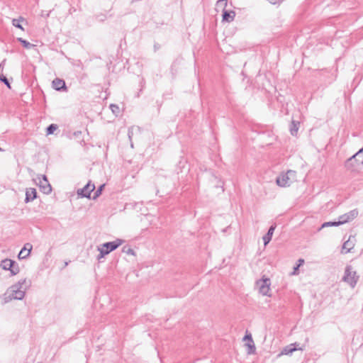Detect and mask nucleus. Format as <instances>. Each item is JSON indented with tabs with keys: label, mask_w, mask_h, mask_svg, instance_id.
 Listing matches in <instances>:
<instances>
[{
	"label": "nucleus",
	"mask_w": 363,
	"mask_h": 363,
	"mask_svg": "<svg viewBox=\"0 0 363 363\" xmlns=\"http://www.w3.org/2000/svg\"><path fill=\"white\" fill-rule=\"evenodd\" d=\"M345 167L350 172L363 169V147L345 161Z\"/></svg>",
	"instance_id": "1"
},
{
	"label": "nucleus",
	"mask_w": 363,
	"mask_h": 363,
	"mask_svg": "<svg viewBox=\"0 0 363 363\" xmlns=\"http://www.w3.org/2000/svg\"><path fill=\"white\" fill-rule=\"evenodd\" d=\"M26 282V279H21L18 281L15 284L12 285L9 289L11 290V294L5 297V302H8L13 299L15 300H22L25 296V288L22 290L23 285Z\"/></svg>",
	"instance_id": "2"
},
{
	"label": "nucleus",
	"mask_w": 363,
	"mask_h": 363,
	"mask_svg": "<svg viewBox=\"0 0 363 363\" xmlns=\"http://www.w3.org/2000/svg\"><path fill=\"white\" fill-rule=\"evenodd\" d=\"M359 277L357 272L353 270L351 265H347L345 269L344 276L342 281L349 284L352 288H354L358 282Z\"/></svg>",
	"instance_id": "3"
},
{
	"label": "nucleus",
	"mask_w": 363,
	"mask_h": 363,
	"mask_svg": "<svg viewBox=\"0 0 363 363\" xmlns=\"http://www.w3.org/2000/svg\"><path fill=\"white\" fill-rule=\"evenodd\" d=\"M0 267L6 271H10L12 276L16 275L20 272L18 263L11 259H4L1 262Z\"/></svg>",
	"instance_id": "4"
},
{
	"label": "nucleus",
	"mask_w": 363,
	"mask_h": 363,
	"mask_svg": "<svg viewBox=\"0 0 363 363\" xmlns=\"http://www.w3.org/2000/svg\"><path fill=\"white\" fill-rule=\"evenodd\" d=\"M259 287V291L263 296H271L269 294L271 281L269 278L262 277L256 282Z\"/></svg>",
	"instance_id": "5"
},
{
	"label": "nucleus",
	"mask_w": 363,
	"mask_h": 363,
	"mask_svg": "<svg viewBox=\"0 0 363 363\" xmlns=\"http://www.w3.org/2000/svg\"><path fill=\"white\" fill-rule=\"evenodd\" d=\"M124 242L123 240L117 238L111 242H106L103 243L101 246V248H104L105 252L108 255L111 252L116 250L119 246H121Z\"/></svg>",
	"instance_id": "6"
},
{
	"label": "nucleus",
	"mask_w": 363,
	"mask_h": 363,
	"mask_svg": "<svg viewBox=\"0 0 363 363\" xmlns=\"http://www.w3.org/2000/svg\"><path fill=\"white\" fill-rule=\"evenodd\" d=\"M94 189V184H92L91 182L89 181L83 188L79 189L77 194L81 198L91 199V194Z\"/></svg>",
	"instance_id": "7"
},
{
	"label": "nucleus",
	"mask_w": 363,
	"mask_h": 363,
	"mask_svg": "<svg viewBox=\"0 0 363 363\" xmlns=\"http://www.w3.org/2000/svg\"><path fill=\"white\" fill-rule=\"evenodd\" d=\"M295 172L289 170L286 173L281 174L276 179V183L281 187H286L290 185L289 176L294 175Z\"/></svg>",
	"instance_id": "8"
},
{
	"label": "nucleus",
	"mask_w": 363,
	"mask_h": 363,
	"mask_svg": "<svg viewBox=\"0 0 363 363\" xmlns=\"http://www.w3.org/2000/svg\"><path fill=\"white\" fill-rule=\"evenodd\" d=\"M41 177L42 179L40 177H38L39 183L38 184L40 191L45 194H50V192L52 191V186L49 183L47 177L45 174H43L41 175Z\"/></svg>",
	"instance_id": "9"
},
{
	"label": "nucleus",
	"mask_w": 363,
	"mask_h": 363,
	"mask_svg": "<svg viewBox=\"0 0 363 363\" xmlns=\"http://www.w3.org/2000/svg\"><path fill=\"white\" fill-rule=\"evenodd\" d=\"M358 210L353 209L343 215H341L338 218V220L341 221V225L348 223L354 220L358 216Z\"/></svg>",
	"instance_id": "10"
},
{
	"label": "nucleus",
	"mask_w": 363,
	"mask_h": 363,
	"mask_svg": "<svg viewBox=\"0 0 363 363\" xmlns=\"http://www.w3.org/2000/svg\"><path fill=\"white\" fill-rule=\"evenodd\" d=\"M298 344L296 342L289 344L283 348V350H281L280 354H279L278 356L279 357L281 355H289L291 354L295 351L303 350L302 347H298Z\"/></svg>",
	"instance_id": "11"
},
{
	"label": "nucleus",
	"mask_w": 363,
	"mask_h": 363,
	"mask_svg": "<svg viewBox=\"0 0 363 363\" xmlns=\"http://www.w3.org/2000/svg\"><path fill=\"white\" fill-rule=\"evenodd\" d=\"M52 86L58 91H67V87L64 79L55 78L52 82Z\"/></svg>",
	"instance_id": "12"
},
{
	"label": "nucleus",
	"mask_w": 363,
	"mask_h": 363,
	"mask_svg": "<svg viewBox=\"0 0 363 363\" xmlns=\"http://www.w3.org/2000/svg\"><path fill=\"white\" fill-rule=\"evenodd\" d=\"M243 340L247 341L246 346L248 348V354H255L256 352V347L250 333H246L243 337Z\"/></svg>",
	"instance_id": "13"
},
{
	"label": "nucleus",
	"mask_w": 363,
	"mask_h": 363,
	"mask_svg": "<svg viewBox=\"0 0 363 363\" xmlns=\"http://www.w3.org/2000/svg\"><path fill=\"white\" fill-rule=\"evenodd\" d=\"M32 249L33 245L30 243H26L23 248L21 250L20 252L18 253V258L19 259H26L30 255Z\"/></svg>",
	"instance_id": "14"
},
{
	"label": "nucleus",
	"mask_w": 363,
	"mask_h": 363,
	"mask_svg": "<svg viewBox=\"0 0 363 363\" xmlns=\"http://www.w3.org/2000/svg\"><path fill=\"white\" fill-rule=\"evenodd\" d=\"M276 227H277L276 223L272 224L268 229L267 233L263 236L262 239H263L264 246L268 245L269 243V242L272 240V235H273V233L274 232Z\"/></svg>",
	"instance_id": "15"
},
{
	"label": "nucleus",
	"mask_w": 363,
	"mask_h": 363,
	"mask_svg": "<svg viewBox=\"0 0 363 363\" xmlns=\"http://www.w3.org/2000/svg\"><path fill=\"white\" fill-rule=\"evenodd\" d=\"M37 198V191L35 188H28L26 191L25 203L33 201Z\"/></svg>",
	"instance_id": "16"
},
{
	"label": "nucleus",
	"mask_w": 363,
	"mask_h": 363,
	"mask_svg": "<svg viewBox=\"0 0 363 363\" xmlns=\"http://www.w3.org/2000/svg\"><path fill=\"white\" fill-rule=\"evenodd\" d=\"M235 17V12L233 10L228 11L224 9L222 13V21L225 22H232Z\"/></svg>",
	"instance_id": "17"
},
{
	"label": "nucleus",
	"mask_w": 363,
	"mask_h": 363,
	"mask_svg": "<svg viewBox=\"0 0 363 363\" xmlns=\"http://www.w3.org/2000/svg\"><path fill=\"white\" fill-rule=\"evenodd\" d=\"M299 126V122L292 121L290 126V133L292 135H296Z\"/></svg>",
	"instance_id": "18"
},
{
	"label": "nucleus",
	"mask_w": 363,
	"mask_h": 363,
	"mask_svg": "<svg viewBox=\"0 0 363 363\" xmlns=\"http://www.w3.org/2000/svg\"><path fill=\"white\" fill-rule=\"evenodd\" d=\"M341 225V221H328V222H325L323 223L322 225H321V227L320 228V230L321 228H325V227H337V226H339Z\"/></svg>",
	"instance_id": "19"
},
{
	"label": "nucleus",
	"mask_w": 363,
	"mask_h": 363,
	"mask_svg": "<svg viewBox=\"0 0 363 363\" xmlns=\"http://www.w3.org/2000/svg\"><path fill=\"white\" fill-rule=\"evenodd\" d=\"M105 187V184H101L98 189L96 190V191L94 193V195L92 196V199L94 200H96L97 198H99L101 194H102V191L104 190Z\"/></svg>",
	"instance_id": "20"
},
{
	"label": "nucleus",
	"mask_w": 363,
	"mask_h": 363,
	"mask_svg": "<svg viewBox=\"0 0 363 363\" xmlns=\"http://www.w3.org/2000/svg\"><path fill=\"white\" fill-rule=\"evenodd\" d=\"M354 244L350 241V240H347L343 243L342 249L346 250V253L350 252V250L353 248Z\"/></svg>",
	"instance_id": "21"
},
{
	"label": "nucleus",
	"mask_w": 363,
	"mask_h": 363,
	"mask_svg": "<svg viewBox=\"0 0 363 363\" xmlns=\"http://www.w3.org/2000/svg\"><path fill=\"white\" fill-rule=\"evenodd\" d=\"M24 21V18H23V17H20V18H18V19L14 18V19H13V21H12V25H13L14 27L18 28H20V29H21L22 30H23L24 29H23V26H21V21Z\"/></svg>",
	"instance_id": "22"
},
{
	"label": "nucleus",
	"mask_w": 363,
	"mask_h": 363,
	"mask_svg": "<svg viewBox=\"0 0 363 363\" xmlns=\"http://www.w3.org/2000/svg\"><path fill=\"white\" fill-rule=\"evenodd\" d=\"M58 128V125L55 123H52L49 125L46 128V134L47 135H52L54 133V132Z\"/></svg>",
	"instance_id": "23"
},
{
	"label": "nucleus",
	"mask_w": 363,
	"mask_h": 363,
	"mask_svg": "<svg viewBox=\"0 0 363 363\" xmlns=\"http://www.w3.org/2000/svg\"><path fill=\"white\" fill-rule=\"evenodd\" d=\"M17 40L26 49H30L34 47L33 44L30 43L28 41L23 39L22 38H18Z\"/></svg>",
	"instance_id": "24"
},
{
	"label": "nucleus",
	"mask_w": 363,
	"mask_h": 363,
	"mask_svg": "<svg viewBox=\"0 0 363 363\" xmlns=\"http://www.w3.org/2000/svg\"><path fill=\"white\" fill-rule=\"evenodd\" d=\"M122 252L127 255H135V251L128 245H124L123 247Z\"/></svg>",
	"instance_id": "25"
},
{
	"label": "nucleus",
	"mask_w": 363,
	"mask_h": 363,
	"mask_svg": "<svg viewBox=\"0 0 363 363\" xmlns=\"http://www.w3.org/2000/svg\"><path fill=\"white\" fill-rule=\"evenodd\" d=\"M0 82L4 83L9 89H11L9 79L3 74H0Z\"/></svg>",
	"instance_id": "26"
},
{
	"label": "nucleus",
	"mask_w": 363,
	"mask_h": 363,
	"mask_svg": "<svg viewBox=\"0 0 363 363\" xmlns=\"http://www.w3.org/2000/svg\"><path fill=\"white\" fill-rule=\"evenodd\" d=\"M98 251L99 252V254L97 256V259L98 260H99L100 259L103 258L105 255H107L105 252V251L104 250V248H101L99 246L98 247Z\"/></svg>",
	"instance_id": "27"
},
{
	"label": "nucleus",
	"mask_w": 363,
	"mask_h": 363,
	"mask_svg": "<svg viewBox=\"0 0 363 363\" xmlns=\"http://www.w3.org/2000/svg\"><path fill=\"white\" fill-rule=\"evenodd\" d=\"M96 19L101 22L104 21L106 19V16L101 13L96 16Z\"/></svg>",
	"instance_id": "28"
},
{
	"label": "nucleus",
	"mask_w": 363,
	"mask_h": 363,
	"mask_svg": "<svg viewBox=\"0 0 363 363\" xmlns=\"http://www.w3.org/2000/svg\"><path fill=\"white\" fill-rule=\"evenodd\" d=\"M110 107L113 113L119 111V107L117 105L111 104Z\"/></svg>",
	"instance_id": "29"
},
{
	"label": "nucleus",
	"mask_w": 363,
	"mask_h": 363,
	"mask_svg": "<svg viewBox=\"0 0 363 363\" xmlns=\"http://www.w3.org/2000/svg\"><path fill=\"white\" fill-rule=\"evenodd\" d=\"M268 1L271 4L276 5V4H279L281 2V0H269Z\"/></svg>",
	"instance_id": "30"
},
{
	"label": "nucleus",
	"mask_w": 363,
	"mask_h": 363,
	"mask_svg": "<svg viewBox=\"0 0 363 363\" xmlns=\"http://www.w3.org/2000/svg\"><path fill=\"white\" fill-rule=\"evenodd\" d=\"M6 63V59H4L1 63H0V72H2L4 68V65Z\"/></svg>",
	"instance_id": "31"
},
{
	"label": "nucleus",
	"mask_w": 363,
	"mask_h": 363,
	"mask_svg": "<svg viewBox=\"0 0 363 363\" xmlns=\"http://www.w3.org/2000/svg\"><path fill=\"white\" fill-rule=\"evenodd\" d=\"M50 11H48V13H45V11H42V13H41V16L45 17V18H48L49 16H50Z\"/></svg>",
	"instance_id": "32"
},
{
	"label": "nucleus",
	"mask_w": 363,
	"mask_h": 363,
	"mask_svg": "<svg viewBox=\"0 0 363 363\" xmlns=\"http://www.w3.org/2000/svg\"><path fill=\"white\" fill-rule=\"evenodd\" d=\"M217 3L219 4L226 5L227 4V0H218Z\"/></svg>",
	"instance_id": "33"
},
{
	"label": "nucleus",
	"mask_w": 363,
	"mask_h": 363,
	"mask_svg": "<svg viewBox=\"0 0 363 363\" xmlns=\"http://www.w3.org/2000/svg\"><path fill=\"white\" fill-rule=\"evenodd\" d=\"M128 138H129L130 140L131 141V138H132V135H133V131L131 129L128 130Z\"/></svg>",
	"instance_id": "34"
},
{
	"label": "nucleus",
	"mask_w": 363,
	"mask_h": 363,
	"mask_svg": "<svg viewBox=\"0 0 363 363\" xmlns=\"http://www.w3.org/2000/svg\"><path fill=\"white\" fill-rule=\"evenodd\" d=\"M298 265H299V267H300L301 265H302L304 263V259H299L298 260Z\"/></svg>",
	"instance_id": "35"
},
{
	"label": "nucleus",
	"mask_w": 363,
	"mask_h": 363,
	"mask_svg": "<svg viewBox=\"0 0 363 363\" xmlns=\"http://www.w3.org/2000/svg\"><path fill=\"white\" fill-rule=\"evenodd\" d=\"M185 163H186V161L181 160L179 162V165H182V167H183L184 166Z\"/></svg>",
	"instance_id": "36"
},
{
	"label": "nucleus",
	"mask_w": 363,
	"mask_h": 363,
	"mask_svg": "<svg viewBox=\"0 0 363 363\" xmlns=\"http://www.w3.org/2000/svg\"><path fill=\"white\" fill-rule=\"evenodd\" d=\"M216 188H218V187H221L222 188V191H224V189H223V185H220V184H217L216 186Z\"/></svg>",
	"instance_id": "37"
},
{
	"label": "nucleus",
	"mask_w": 363,
	"mask_h": 363,
	"mask_svg": "<svg viewBox=\"0 0 363 363\" xmlns=\"http://www.w3.org/2000/svg\"><path fill=\"white\" fill-rule=\"evenodd\" d=\"M298 267H299V265H298V264H297L296 267H294V272H295L296 270H297V269H298Z\"/></svg>",
	"instance_id": "38"
},
{
	"label": "nucleus",
	"mask_w": 363,
	"mask_h": 363,
	"mask_svg": "<svg viewBox=\"0 0 363 363\" xmlns=\"http://www.w3.org/2000/svg\"><path fill=\"white\" fill-rule=\"evenodd\" d=\"M80 133H81V132H80V131H77V132H75V133H74V135H79V134H80Z\"/></svg>",
	"instance_id": "39"
},
{
	"label": "nucleus",
	"mask_w": 363,
	"mask_h": 363,
	"mask_svg": "<svg viewBox=\"0 0 363 363\" xmlns=\"http://www.w3.org/2000/svg\"><path fill=\"white\" fill-rule=\"evenodd\" d=\"M210 174H211V175L212 177H215V179H217V177H215V176L213 175V172H210Z\"/></svg>",
	"instance_id": "40"
},
{
	"label": "nucleus",
	"mask_w": 363,
	"mask_h": 363,
	"mask_svg": "<svg viewBox=\"0 0 363 363\" xmlns=\"http://www.w3.org/2000/svg\"><path fill=\"white\" fill-rule=\"evenodd\" d=\"M130 146H131V147H133V144L132 142L130 143Z\"/></svg>",
	"instance_id": "41"
},
{
	"label": "nucleus",
	"mask_w": 363,
	"mask_h": 363,
	"mask_svg": "<svg viewBox=\"0 0 363 363\" xmlns=\"http://www.w3.org/2000/svg\"><path fill=\"white\" fill-rule=\"evenodd\" d=\"M155 50H156L157 48V46H156V45H155Z\"/></svg>",
	"instance_id": "42"
}]
</instances>
